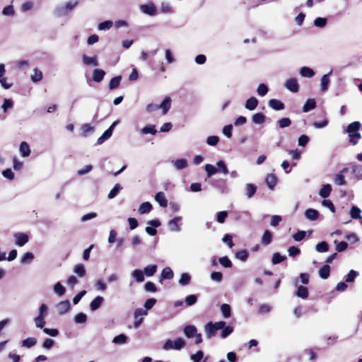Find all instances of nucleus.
Returning a JSON list of instances; mask_svg holds the SVG:
<instances>
[{
  "instance_id": "1",
  "label": "nucleus",
  "mask_w": 362,
  "mask_h": 362,
  "mask_svg": "<svg viewBox=\"0 0 362 362\" xmlns=\"http://www.w3.org/2000/svg\"><path fill=\"white\" fill-rule=\"evenodd\" d=\"M78 4L77 0H71L64 4L57 6L54 9V14L57 17H64L67 16Z\"/></svg>"
},
{
  "instance_id": "2",
  "label": "nucleus",
  "mask_w": 362,
  "mask_h": 362,
  "mask_svg": "<svg viewBox=\"0 0 362 362\" xmlns=\"http://www.w3.org/2000/svg\"><path fill=\"white\" fill-rule=\"evenodd\" d=\"M361 127L359 122H354L349 124L347 127V132L349 136V141L353 144H356L361 138V135L358 133V130Z\"/></svg>"
},
{
  "instance_id": "3",
  "label": "nucleus",
  "mask_w": 362,
  "mask_h": 362,
  "mask_svg": "<svg viewBox=\"0 0 362 362\" xmlns=\"http://www.w3.org/2000/svg\"><path fill=\"white\" fill-rule=\"evenodd\" d=\"M226 325L224 321H218L216 322H209L204 326V331L207 339H211L216 335V331L222 329Z\"/></svg>"
},
{
  "instance_id": "4",
  "label": "nucleus",
  "mask_w": 362,
  "mask_h": 362,
  "mask_svg": "<svg viewBox=\"0 0 362 362\" xmlns=\"http://www.w3.org/2000/svg\"><path fill=\"white\" fill-rule=\"evenodd\" d=\"M48 314V307L46 304H42L39 308L38 315L34 319L35 325L37 328L42 329L45 325V317Z\"/></svg>"
},
{
  "instance_id": "5",
  "label": "nucleus",
  "mask_w": 362,
  "mask_h": 362,
  "mask_svg": "<svg viewBox=\"0 0 362 362\" xmlns=\"http://www.w3.org/2000/svg\"><path fill=\"white\" fill-rule=\"evenodd\" d=\"M185 344V341L182 338L179 337L174 341L168 339L163 344V349L165 351L171 349L178 351L184 348Z\"/></svg>"
},
{
  "instance_id": "6",
  "label": "nucleus",
  "mask_w": 362,
  "mask_h": 362,
  "mask_svg": "<svg viewBox=\"0 0 362 362\" xmlns=\"http://www.w3.org/2000/svg\"><path fill=\"white\" fill-rule=\"evenodd\" d=\"M156 303L155 298H149L144 303V308H137L134 313V319H137L140 316L148 315V310L152 308Z\"/></svg>"
},
{
  "instance_id": "7",
  "label": "nucleus",
  "mask_w": 362,
  "mask_h": 362,
  "mask_svg": "<svg viewBox=\"0 0 362 362\" xmlns=\"http://www.w3.org/2000/svg\"><path fill=\"white\" fill-rule=\"evenodd\" d=\"M15 244L17 246L22 247L25 245L29 240V237L23 233H16L13 235Z\"/></svg>"
},
{
  "instance_id": "8",
  "label": "nucleus",
  "mask_w": 362,
  "mask_h": 362,
  "mask_svg": "<svg viewBox=\"0 0 362 362\" xmlns=\"http://www.w3.org/2000/svg\"><path fill=\"white\" fill-rule=\"evenodd\" d=\"M140 10L149 16H156L157 14V9L155 4L153 2H150L147 4H142L140 6Z\"/></svg>"
},
{
  "instance_id": "9",
  "label": "nucleus",
  "mask_w": 362,
  "mask_h": 362,
  "mask_svg": "<svg viewBox=\"0 0 362 362\" xmlns=\"http://www.w3.org/2000/svg\"><path fill=\"white\" fill-rule=\"evenodd\" d=\"M182 218L181 216H176L169 221L168 223L169 230L172 232H180L181 228L179 223L181 221Z\"/></svg>"
},
{
  "instance_id": "10",
  "label": "nucleus",
  "mask_w": 362,
  "mask_h": 362,
  "mask_svg": "<svg viewBox=\"0 0 362 362\" xmlns=\"http://www.w3.org/2000/svg\"><path fill=\"white\" fill-rule=\"evenodd\" d=\"M285 87L291 92L297 93L299 90L298 80L296 78H291L286 81Z\"/></svg>"
},
{
  "instance_id": "11",
  "label": "nucleus",
  "mask_w": 362,
  "mask_h": 362,
  "mask_svg": "<svg viewBox=\"0 0 362 362\" xmlns=\"http://www.w3.org/2000/svg\"><path fill=\"white\" fill-rule=\"evenodd\" d=\"M56 309L59 315H64L67 313L70 309V302L69 300L59 302L56 305Z\"/></svg>"
},
{
  "instance_id": "12",
  "label": "nucleus",
  "mask_w": 362,
  "mask_h": 362,
  "mask_svg": "<svg viewBox=\"0 0 362 362\" xmlns=\"http://www.w3.org/2000/svg\"><path fill=\"white\" fill-rule=\"evenodd\" d=\"M332 74V70H331L328 74L322 76V77L321 78V83H320V88H321L322 91L325 92V91L327 90L329 84L330 82L329 77Z\"/></svg>"
},
{
  "instance_id": "13",
  "label": "nucleus",
  "mask_w": 362,
  "mask_h": 362,
  "mask_svg": "<svg viewBox=\"0 0 362 362\" xmlns=\"http://www.w3.org/2000/svg\"><path fill=\"white\" fill-rule=\"evenodd\" d=\"M82 59L83 64L86 65L93 66H97L98 65V62L96 56L88 57L86 54H83L82 57Z\"/></svg>"
},
{
  "instance_id": "14",
  "label": "nucleus",
  "mask_w": 362,
  "mask_h": 362,
  "mask_svg": "<svg viewBox=\"0 0 362 362\" xmlns=\"http://www.w3.org/2000/svg\"><path fill=\"white\" fill-rule=\"evenodd\" d=\"M268 104L271 108L275 110H281L284 109V104L277 99H271Z\"/></svg>"
},
{
  "instance_id": "15",
  "label": "nucleus",
  "mask_w": 362,
  "mask_h": 362,
  "mask_svg": "<svg viewBox=\"0 0 362 362\" xmlns=\"http://www.w3.org/2000/svg\"><path fill=\"white\" fill-rule=\"evenodd\" d=\"M171 106V99L170 97H165L161 104L158 105L159 108L162 109L163 115H165Z\"/></svg>"
},
{
  "instance_id": "16",
  "label": "nucleus",
  "mask_w": 362,
  "mask_h": 362,
  "mask_svg": "<svg viewBox=\"0 0 362 362\" xmlns=\"http://www.w3.org/2000/svg\"><path fill=\"white\" fill-rule=\"evenodd\" d=\"M105 75V71L100 69H96L93 70V80L95 82H100L104 78Z\"/></svg>"
},
{
  "instance_id": "17",
  "label": "nucleus",
  "mask_w": 362,
  "mask_h": 362,
  "mask_svg": "<svg viewBox=\"0 0 362 362\" xmlns=\"http://www.w3.org/2000/svg\"><path fill=\"white\" fill-rule=\"evenodd\" d=\"M156 201L159 204L161 207H166L168 205V200L165 197V194L162 192H158L155 196Z\"/></svg>"
},
{
  "instance_id": "18",
  "label": "nucleus",
  "mask_w": 362,
  "mask_h": 362,
  "mask_svg": "<svg viewBox=\"0 0 362 362\" xmlns=\"http://www.w3.org/2000/svg\"><path fill=\"white\" fill-rule=\"evenodd\" d=\"M160 12L165 14H171L175 12L169 2H162L160 6Z\"/></svg>"
},
{
  "instance_id": "19",
  "label": "nucleus",
  "mask_w": 362,
  "mask_h": 362,
  "mask_svg": "<svg viewBox=\"0 0 362 362\" xmlns=\"http://www.w3.org/2000/svg\"><path fill=\"white\" fill-rule=\"evenodd\" d=\"M173 276L174 274L172 269L170 267H166L161 272L160 281L162 282L163 279H172Z\"/></svg>"
},
{
  "instance_id": "20",
  "label": "nucleus",
  "mask_w": 362,
  "mask_h": 362,
  "mask_svg": "<svg viewBox=\"0 0 362 362\" xmlns=\"http://www.w3.org/2000/svg\"><path fill=\"white\" fill-rule=\"evenodd\" d=\"M258 105V100L255 97H251L246 100L245 108L249 110H255Z\"/></svg>"
},
{
  "instance_id": "21",
  "label": "nucleus",
  "mask_w": 362,
  "mask_h": 362,
  "mask_svg": "<svg viewBox=\"0 0 362 362\" xmlns=\"http://www.w3.org/2000/svg\"><path fill=\"white\" fill-rule=\"evenodd\" d=\"M332 192V186L329 184L322 185L319 191V195L322 198H327Z\"/></svg>"
},
{
  "instance_id": "22",
  "label": "nucleus",
  "mask_w": 362,
  "mask_h": 362,
  "mask_svg": "<svg viewBox=\"0 0 362 362\" xmlns=\"http://www.w3.org/2000/svg\"><path fill=\"white\" fill-rule=\"evenodd\" d=\"M19 151L23 157H28L30 154V148L27 142H21L19 147Z\"/></svg>"
},
{
  "instance_id": "23",
  "label": "nucleus",
  "mask_w": 362,
  "mask_h": 362,
  "mask_svg": "<svg viewBox=\"0 0 362 362\" xmlns=\"http://www.w3.org/2000/svg\"><path fill=\"white\" fill-rule=\"evenodd\" d=\"M347 168H344L339 173L337 174L334 177V181L337 185H346V181L344 176L342 175L343 173L346 172Z\"/></svg>"
},
{
  "instance_id": "24",
  "label": "nucleus",
  "mask_w": 362,
  "mask_h": 362,
  "mask_svg": "<svg viewBox=\"0 0 362 362\" xmlns=\"http://www.w3.org/2000/svg\"><path fill=\"white\" fill-rule=\"evenodd\" d=\"M305 217L310 221H316L318 218L319 213L313 209H308L305 211Z\"/></svg>"
},
{
  "instance_id": "25",
  "label": "nucleus",
  "mask_w": 362,
  "mask_h": 362,
  "mask_svg": "<svg viewBox=\"0 0 362 362\" xmlns=\"http://www.w3.org/2000/svg\"><path fill=\"white\" fill-rule=\"evenodd\" d=\"M197 332V329L194 325H187L184 328V334L187 338L193 337Z\"/></svg>"
},
{
  "instance_id": "26",
  "label": "nucleus",
  "mask_w": 362,
  "mask_h": 362,
  "mask_svg": "<svg viewBox=\"0 0 362 362\" xmlns=\"http://www.w3.org/2000/svg\"><path fill=\"white\" fill-rule=\"evenodd\" d=\"M104 299L101 296H97L94 298L90 303V308L91 310L94 311L98 309L102 305Z\"/></svg>"
},
{
  "instance_id": "27",
  "label": "nucleus",
  "mask_w": 362,
  "mask_h": 362,
  "mask_svg": "<svg viewBox=\"0 0 362 362\" xmlns=\"http://www.w3.org/2000/svg\"><path fill=\"white\" fill-rule=\"evenodd\" d=\"M173 165L177 170H182L187 166V160L185 158L177 159L172 161Z\"/></svg>"
},
{
  "instance_id": "28",
  "label": "nucleus",
  "mask_w": 362,
  "mask_h": 362,
  "mask_svg": "<svg viewBox=\"0 0 362 362\" xmlns=\"http://www.w3.org/2000/svg\"><path fill=\"white\" fill-rule=\"evenodd\" d=\"M265 182L268 187L273 189L276 184V177L274 174H269L266 177Z\"/></svg>"
},
{
  "instance_id": "29",
  "label": "nucleus",
  "mask_w": 362,
  "mask_h": 362,
  "mask_svg": "<svg viewBox=\"0 0 362 362\" xmlns=\"http://www.w3.org/2000/svg\"><path fill=\"white\" fill-rule=\"evenodd\" d=\"M132 276L136 282H143L144 281V273L141 269H135L132 273Z\"/></svg>"
},
{
  "instance_id": "30",
  "label": "nucleus",
  "mask_w": 362,
  "mask_h": 362,
  "mask_svg": "<svg viewBox=\"0 0 362 362\" xmlns=\"http://www.w3.org/2000/svg\"><path fill=\"white\" fill-rule=\"evenodd\" d=\"M142 134H152L155 135L157 133L156 126L153 124H148L141 129Z\"/></svg>"
},
{
  "instance_id": "31",
  "label": "nucleus",
  "mask_w": 362,
  "mask_h": 362,
  "mask_svg": "<svg viewBox=\"0 0 362 362\" xmlns=\"http://www.w3.org/2000/svg\"><path fill=\"white\" fill-rule=\"evenodd\" d=\"M316 107V102L314 99H308L303 107V111L308 112Z\"/></svg>"
},
{
  "instance_id": "32",
  "label": "nucleus",
  "mask_w": 362,
  "mask_h": 362,
  "mask_svg": "<svg viewBox=\"0 0 362 362\" xmlns=\"http://www.w3.org/2000/svg\"><path fill=\"white\" fill-rule=\"evenodd\" d=\"M152 209V205L150 202H146L142 203L139 208V212L141 214H148L149 213Z\"/></svg>"
},
{
  "instance_id": "33",
  "label": "nucleus",
  "mask_w": 362,
  "mask_h": 362,
  "mask_svg": "<svg viewBox=\"0 0 362 362\" xmlns=\"http://www.w3.org/2000/svg\"><path fill=\"white\" fill-rule=\"evenodd\" d=\"M300 74L303 77L311 78L315 75V72L312 69L303 66L300 69Z\"/></svg>"
},
{
  "instance_id": "34",
  "label": "nucleus",
  "mask_w": 362,
  "mask_h": 362,
  "mask_svg": "<svg viewBox=\"0 0 362 362\" xmlns=\"http://www.w3.org/2000/svg\"><path fill=\"white\" fill-rule=\"evenodd\" d=\"M157 272V266L156 264H150L144 267V273L147 276H152Z\"/></svg>"
},
{
  "instance_id": "35",
  "label": "nucleus",
  "mask_w": 362,
  "mask_h": 362,
  "mask_svg": "<svg viewBox=\"0 0 362 362\" xmlns=\"http://www.w3.org/2000/svg\"><path fill=\"white\" fill-rule=\"evenodd\" d=\"M296 296L303 299H305L308 296V290L305 286H300L298 287Z\"/></svg>"
},
{
  "instance_id": "36",
  "label": "nucleus",
  "mask_w": 362,
  "mask_h": 362,
  "mask_svg": "<svg viewBox=\"0 0 362 362\" xmlns=\"http://www.w3.org/2000/svg\"><path fill=\"white\" fill-rule=\"evenodd\" d=\"M122 187L121 186L120 184H116L109 192L107 195L108 199H112L115 198L118 194V193L122 190Z\"/></svg>"
},
{
  "instance_id": "37",
  "label": "nucleus",
  "mask_w": 362,
  "mask_h": 362,
  "mask_svg": "<svg viewBox=\"0 0 362 362\" xmlns=\"http://www.w3.org/2000/svg\"><path fill=\"white\" fill-rule=\"evenodd\" d=\"M31 80L34 83H37L40 81L42 79V72L37 69V68H35L33 69V73L31 75Z\"/></svg>"
},
{
  "instance_id": "38",
  "label": "nucleus",
  "mask_w": 362,
  "mask_h": 362,
  "mask_svg": "<svg viewBox=\"0 0 362 362\" xmlns=\"http://www.w3.org/2000/svg\"><path fill=\"white\" fill-rule=\"evenodd\" d=\"M204 169L208 177H211L212 175L218 173V169L213 165L206 164Z\"/></svg>"
},
{
  "instance_id": "39",
  "label": "nucleus",
  "mask_w": 362,
  "mask_h": 362,
  "mask_svg": "<svg viewBox=\"0 0 362 362\" xmlns=\"http://www.w3.org/2000/svg\"><path fill=\"white\" fill-rule=\"evenodd\" d=\"M330 267L328 264L324 265L319 271L320 278L326 279L329 276Z\"/></svg>"
},
{
  "instance_id": "40",
  "label": "nucleus",
  "mask_w": 362,
  "mask_h": 362,
  "mask_svg": "<svg viewBox=\"0 0 362 362\" xmlns=\"http://www.w3.org/2000/svg\"><path fill=\"white\" fill-rule=\"evenodd\" d=\"M257 187L253 184H247L245 186L246 196L248 199L251 198L256 192Z\"/></svg>"
},
{
  "instance_id": "41",
  "label": "nucleus",
  "mask_w": 362,
  "mask_h": 362,
  "mask_svg": "<svg viewBox=\"0 0 362 362\" xmlns=\"http://www.w3.org/2000/svg\"><path fill=\"white\" fill-rule=\"evenodd\" d=\"M265 120V116L263 113L258 112L255 114L252 117V121L253 123L257 124H262Z\"/></svg>"
},
{
  "instance_id": "42",
  "label": "nucleus",
  "mask_w": 362,
  "mask_h": 362,
  "mask_svg": "<svg viewBox=\"0 0 362 362\" xmlns=\"http://www.w3.org/2000/svg\"><path fill=\"white\" fill-rule=\"evenodd\" d=\"M272 240V233L269 230H266L262 237V243L265 245H267L271 243Z\"/></svg>"
},
{
  "instance_id": "43",
  "label": "nucleus",
  "mask_w": 362,
  "mask_h": 362,
  "mask_svg": "<svg viewBox=\"0 0 362 362\" xmlns=\"http://www.w3.org/2000/svg\"><path fill=\"white\" fill-rule=\"evenodd\" d=\"M34 259V255L30 252H25L21 259L22 264H30Z\"/></svg>"
},
{
  "instance_id": "44",
  "label": "nucleus",
  "mask_w": 362,
  "mask_h": 362,
  "mask_svg": "<svg viewBox=\"0 0 362 362\" xmlns=\"http://www.w3.org/2000/svg\"><path fill=\"white\" fill-rule=\"evenodd\" d=\"M121 79H122L121 76H115V77L112 78L110 81L109 88L110 90L117 88L119 86Z\"/></svg>"
},
{
  "instance_id": "45",
  "label": "nucleus",
  "mask_w": 362,
  "mask_h": 362,
  "mask_svg": "<svg viewBox=\"0 0 362 362\" xmlns=\"http://www.w3.org/2000/svg\"><path fill=\"white\" fill-rule=\"evenodd\" d=\"M221 311L224 318H228L230 317V306L228 304L224 303L221 305Z\"/></svg>"
},
{
  "instance_id": "46",
  "label": "nucleus",
  "mask_w": 362,
  "mask_h": 362,
  "mask_svg": "<svg viewBox=\"0 0 362 362\" xmlns=\"http://www.w3.org/2000/svg\"><path fill=\"white\" fill-rule=\"evenodd\" d=\"M216 166L218 169V173H221L224 175H226L228 173V170L227 168V166L223 160H219L216 163Z\"/></svg>"
},
{
  "instance_id": "47",
  "label": "nucleus",
  "mask_w": 362,
  "mask_h": 362,
  "mask_svg": "<svg viewBox=\"0 0 362 362\" xmlns=\"http://www.w3.org/2000/svg\"><path fill=\"white\" fill-rule=\"evenodd\" d=\"M37 343V339L35 337H29L22 341V346L30 348L35 346Z\"/></svg>"
},
{
  "instance_id": "48",
  "label": "nucleus",
  "mask_w": 362,
  "mask_h": 362,
  "mask_svg": "<svg viewBox=\"0 0 362 362\" xmlns=\"http://www.w3.org/2000/svg\"><path fill=\"white\" fill-rule=\"evenodd\" d=\"M54 291L55 293H57L59 296H63L66 292V288L64 286L59 282H57L54 286Z\"/></svg>"
},
{
  "instance_id": "49",
  "label": "nucleus",
  "mask_w": 362,
  "mask_h": 362,
  "mask_svg": "<svg viewBox=\"0 0 362 362\" xmlns=\"http://www.w3.org/2000/svg\"><path fill=\"white\" fill-rule=\"evenodd\" d=\"M361 211L357 206H352L350 210V216L352 218H362L361 216Z\"/></svg>"
},
{
  "instance_id": "50",
  "label": "nucleus",
  "mask_w": 362,
  "mask_h": 362,
  "mask_svg": "<svg viewBox=\"0 0 362 362\" xmlns=\"http://www.w3.org/2000/svg\"><path fill=\"white\" fill-rule=\"evenodd\" d=\"M286 258V256H283L279 252H275L273 254L272 262L273 264H277L284 261Z\"/></svg>"
},
{
  "instance_id": "51",
  "label": "nucleus",
  "mask_w": 362,
  "mask_h": 362,
  "mask_svg": "<svg viewBox=\"0 0 362 362\" xmlns=\"http://www.w3.org/2000/svg\"><path fill=\"white\" fill-rule=\"evenodd\" d=\"M127 340V337L124 334H120L113 339L112 342L116 344H124Z\"/></svg>"
},
{
  "instance_id": "52",
  "label": "nucleus",
  "mask_w": 362,
  "mask_h": 362,
  "mask_svg": "<svg viewBox=\"0 0 362 362\" xmlns=\"http://www.w3.org/2000/svg\"><path fill=\"white\" fill-rule=\"evenodd\" d=\"M74 272L78 274L80 277H83L86 274V269L82 264H76L74 267Z\"/></svg>"
},
{
  "instance_id": "53",
  "label": "nucleus",
  "mask_w": 362,
  "mask_h": 362,
  "mask_svg": "<svg viewBox=\"0 0 362 362\" xmlns=\"http://www.w3.org/2000/svg\"><path fill=\"white\" fill-rule=\"evenodd\" d=\"M315 250L318 252H327L328 250H329V245L328 244L325 242V241H322V242H320L319 243L316 247H315Z\"/></svg>"
},
{
  "instance_id": "54",
  "label": "nucleus",
  "mask_w": 362,
  "mask_h": 362,
  "mask_svg": "<svg viewBox=\"0 0 362 362\" xmlns=\"http://www.w3.org/2000/svg\"><path fill=\"white\" fill-rule=\"evenodd\" d=\"M248 252L246 250H243L235 253V257L243 262H245L248 258Z\"/></svg>"
},
{
  "instance_id": "55",
  "label": "nucleus",
  "mask_w": 362,
  "mask_h": 362,
  "mask_svg": "<svg viewBox=\"0 0 362 362\" xmlns=\"http://www.w3.org/2000/svg\"><path fill=\"white\" fill-rule=\"evenodd\" d=\"M191 280V276L187 273H183L182 274L180 279L179 280V284L182 286H186L189 284V281Z\"/></svg>"
},
{
  "instance_id": "56",
  "label": "nucleus",
  "mask_w": 362,
  "mask_h": 362,
  "mask_svg": "<svg viewBox=\"0 0 362 362\" xmlns=\"http://www.w3.org/2000/svg\"><path fill=\"white\" fill-rule=\"evenodd\" d=\"M221 337L223 339L226 338L228 335H230L233 332V327L232 326H224L223 328L221 329Z\"/></svg>"
},
{
  "instance_id": "57",
  "label": "nucleus",
  "mask_w": 362,
  "mask_h": 362,
  "mask_svg": "<svg viewBox=\"0 0 362 362\" xmlns=\"http://www.w3.org/2000/svg\"><path fill=\"white\" fill-rule=\"evenodd\" d=\"M219 263L223 267H226V268H230L232 267V262L231 261L228 259V257L225 256V257H220L219 259Z\"/></svg>"
},
{
  "instance_id": "58",
  "label": "nucleus",
  "mask_w": 362,
  "mask_h": 362,
  "mask_svg": "<svg viewBox=\"0 0 362 362\" xmlns=\"http://www.w3.org/2000/svg\"><path fill=\"white\" fill-rule=\"evenodd\" d=\"M327 20L325 18L318 17L315 19L314 25L318 28H324L327 24Z\"/></svg>"
},
{
  "instance_id": "59",
  "label": "nucleus",
  "mask_w": 362,
  "mask_h": 362,
  "mask_svg": "<svg viewBox=\"0 0 362 362\" xmlns=\"http://www.w3.org/2000/svg\"><path fill=\"white\" fill-rule=\"evenodd\" d=\"M268 90V87L264 83L259 84L257 89V92L260 96H264L267 93Z\"/></svg>"
},
{
  "instance_id": "60",
  "label": "nucleus",
  "mask_w": 362,
  "mask_h": 362,
  "mask_svg": "<svg viewBox=\"0 0 362 362\" xmlns=\"http://www.w3.org/2000/svg\"><path fill=\"white\" fill-rule=\"evenodd\" d=\"M112 26V22L111 21H105L99 23L98 28L100 30H109Z\"/></svg>"
},
{
  "instance_id": "61",
  "label": "nucleus",
  "mask_w": 362,
  "mask_h": 362,
  "mask_svg": "<svg viewBox=\"0 0 362 362\" xmlns=\"http://www.w3.org/2000/svg\"><path fill=\"white\" fill-rule=\"evenodd\" d=\"M227 216L228 212L226 211L218 212L216 214V221L220 223H223Z\"/></svg>"
},
{
  "instance_id": "62",
  "label": "nucleus",
  "mask_w": 362,
  "mask_h": 362,
  "mask_svg": "<svg viewBox=\"0 0 362 362\" xmlns=\"http://www.w3.org/2000/svg\"><path fill=\"white\" fill-rule=\"evenodd\" d=\"M352 172L356 177L361 178L362 177V166L361 165H353Z\"/></svg>"
},
{
  "instance_id": "63",
  "label": "nucleus",
  "mask_w": 362,
  "mask_h": 362,
  "mask_svg": "<svg viewBox=\"0 0 362 362\" xmlns=\"http://www.w3.org/2000/svg\"><path fill=\"white\" fill-rule=\"evenodd\" d=\"M288 252L290 257H295L300 253V250L295 246H291L288 249Z\"/></svg>"
},
{
  "instance_id": "64",
  "label": "nucleus",
  "mask_w": 362,
  "mask_h": 362,
  "mask_svg": "<svg viewBox=\"0 0 362 362\" xmlns=\"http://www.w3.org/2000/svg\"><path fill=\"white\" fill-rule=\"evenodd\" d=\"M204 357L202 351H198L196 354L191 355L190 358L193 362H199Z\"/></svg>"
}]
</instances>
